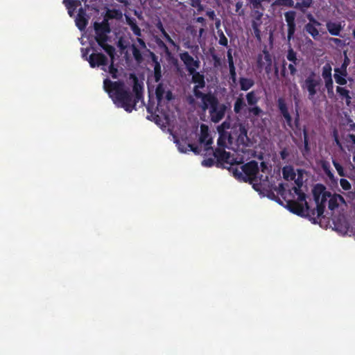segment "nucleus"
Segmentation results:
<instances>
[{
    "label": "nucleus",
    "instance_id": "2f4dec72",
    "mask_svg": "<svg viewBox=\"0 0 355 355\" xmlns=\"http://www.w3.org/2000/svg\"><path fill=\"white\" fill-rule=\"evenodd\" d=\"M250 112L254 114V115H259L260 114V113H261V110L257 107H252V109H250Z\"/></svg>",
    "mask_w": 355,
    "mask_h": 355
},
{
    "label": "nucleus",
    "instance_id": "a211bd4d",
    "mask_svg": "<svg viewBox=\"0 0 355 355\" xmlns=\"http://www.w3.org/2000/svg\"><path fill=\"white\" fill-rule=\"evenodd\" d=\"M240 85L241 87L243 90H248L253 85V82L250 79L248 78H241L240 80Z\"/></svg>",
    "mask_w": 355,
    "mask_h": 355
},
{
    "label": "nucleus",
    "instance_id": "bb28decb",
    "mask_svg": "<svg viewBox=\"0 0 355 355\" xmlns=\"http://www.w3.org/2000/svg\"><path fill=\"white\" fill-rule=\"evenodd\" d=\"M228 60H229V65L230 67V71L232 76H234V63H233V59L231 55V53H228Z\"/></svg>",
    "mask_w": 355,
    "mask_h": 355
},
{
    "label": "nucleus",
    "instance_id": "f3484780",
    "mask_svg": "<svg viewBox=\"0 0 355 355\" xmlns=\"http://www.w3.org/2000/svg\"><path fill=\"white\" fill-rule=\"evenodd\" d=\"M311 3L312 0H299L296 3L295 8L304 11L311 6Z\"/></svg>",
    "mask_w": 355,
    "mask_h": 355
},
{
    "label": "nucleus",
    "instance_id": "0eeeda50",
    "mask_svg": "<svg viewBox=\"0 0 355 355\" xmlns=\"http://www.w3.org/2000/svg\"><path fill=\"white\" fill-rule=\"evenodd\" d=\"M82 1L83 0H64V3L71 17L78 12L75 21L77 27L80 31H83L87 24V19L85 17V13L81 5Z\"/></svg>",
    "mask_w": 355,
    "mask_h": 355
},
{
    "label": "nucleus",
    "instance_id": "b1692460",
    "mask_svg": "<svg viewBox=\"0 0 355 355\" xmlns=\"http://www.w3.org/2000/svg\"><path fill=\"white\" fill-rule=\"evenodd\" d=\"M333 164L340 176L343 177L345 175L344 168L339 163L334 160Z\"/></svg>",
    "mask_w": 355,
    "mask_h": 355
},
{
    "label": "nucleus",
    "instance_id": "6ab92c4d",
    "mask_svg": "<svg viewBox=\"0 0 355 355\" xmlns=\"http://www.w3.org/2000/svg\"><path fill=\"white\" fill-rule=\"evenodd\" d=\"M245 106V102L243 99L242 98H238L236 101L235 105H234V111L236 113L240 112L243 108Z\"/></svg>",
    "mask_w": 355,
    "mask_h": 355
},
{
    "label": "nucleus",
    "instance_id": "c03bdc74",
    "mask_svg": "<svg viewBox=\"0 0 355 355\" xmlns=\"http://www.w3.org/2000/svg\"><path fill=\"white\" fill-rule=\"evenodd\" d=\"M80 42H81V44H82L83 45H84V44H85V42H83V37L81 38V40H80Z\"/></svg>",
    "mask_w": 355,
    "mask_h": 355
},
{
    "label": "nucleus",
    "instance_id": "20e7f679",
    "mask_svg": "<svg viewBox=\"0 0 355 355\" xmlns=\"http://www.w3.org/2000/svg\"><path fill=\"white\" fill-rule=\"evenodd\" d=\"M131 79L134 83V97L128 92L125 86L121 83H112L108 79L104 80L105 90L109 94L114 103L129 112L134 109L136 102L141 98L143 89V84L139 83L135 76H131Z\"/></svg>",
    "mask_w": 355,
    "mask_h": 355
},
{
    "label": "nucleus",
    "instance_id": "ea45409f",
    "mask_svg": "<svg viewBox=\"0 0 355 355\" xmlns=\"http://www.w3.org/2000/svg\"><path fill=\"white\" fill-rule=\"evenodd\" d=\"M348 62H349V60H348V59H346V60H345V62H344V64H343L342 68H341L340 69H345H345H346V68H347V64H348Z\"/></svg>",
    "mask_w": 355,
    "mask_h": 355
},
{
    "label": "nucleus",
    "instance_id": "a19ab883",
    "mask_svg": "<svg viewBox=\"0 0 355 355\" xmlns=\"http://www.w3.org/2000/svg\"><path fill=\"white\" fill-rule=\"evenodd\" d=\"M203 21H204V19L202 17L197 18V21H198V22H202Z\"/></svg>",
    "mask_w": 355,
    "mask_h": 355
},
{
    "label": "nucleus",
    "instance_id": "cd10ccee",
    "mask_svg": "<svg viewBox=\"0 0 355 355\" xmlns=\"http://www.w3.org/2000/svg\"><path fill=\"white\" fill-rule=\"evenodd\" d=\"M131 28H132V31H133V33L137 35V36H140L141 35V31H140V28L136 25V24H132L131 25Z\"/></svg>",
    "mask_w": 355,
    "mask_h": 355
},
{
    "label": "nucleus",
    "instance_id": "423d86ee",
    "mask_svg": "<svg viewBox=\"0 0 355 355\" xmlns=\"http://www.w3.org/2000/svg\"><path fill=\"white\" fill-rule=\"evenodd\" d=\"M203 110H209L211 120L217 123L225 116L227 106L220 103L217 99L211 94L205 95L201 98Z\"/></svg>",
    "mask_w": 355,
    "mask_h": 355
},
{
    "label": "nucleus",
    "instance_id": "7ed1b4c3",
    "mask_svg": "<svg viewBox=\"0 0 355 355\" xmlns=\"http://www.w3.org/2000/svg\"><path fill=\"white\" fill-rule=\"evenodd\" d=\"M172 136L179 152L182 153L192 151L199 154L202 147L205 150H208L212 144V137L208 127L204 124L200 125V133L198 132V128L193 132L184 127H180L173 130Z\"/></svg>",
    "mask_w": 355,
    "mask_h": 355
},
{
    "label": "nucleus",
    "instance_id": "7c9ffc66",
    "mask_svg": "<svg viewBox=\"0 0 355 355\" xmlns=\"http://www.w3.org/2000/svg\"><path fill=\"white\" fill-rule=\"evenodd\" d=\"M161 31H162V33H163L164 36L165 37V38L167 40V41H168V42H170L171 44L175 45L174 42H173V40L170 37V36H169V35H168L165 32V31H164L163 28H162V30H161Z\"/></svg>",
    "mask_w": 355,
    "mask_h": 355
},
{
    "label": "nucleus",
    "instance_id": "aec40b11",
    "mask_svg": "<svg viewBox=\"0 0 355 355\" xmlns=\"http://www.w3.org/2000/svg\"><path fill=\"white\" fill-rule=\"evenodd\" d=\"M337 92L340 95L346 98V103L347 104H349L350 102V96H349V92L345 88L340 87H337Z\"/></svg>",
    "mask_w": 355,
    "mask_h": 355
},
{
    "label": "nucleus",
    "instance_id": "e433bc0d",
    "mask_svg": "<svg viewBox=\"0 0 355 355\" xmlns=\"http://www.w3.org/2000/svg\"><path fill=\"white\" fill-rule=\"evenodd\" d=\"M213 161L212 160H205L202 162V165L206 166H209L211 165Z\"/></svg>",
    "mask_w": 355,
    "mask_h": 355
},
{
    "label": "nucleus",
    "instance_id": "4c0bfd02",
    "mask_svg": "<svg viewBox=\"0 0 355 355\" xmlns=\"http://www.w3.org/2000/svg\"><path fill=\"white\" fill-rule=\"evenodd\" d=\"M323 168L325 170L326 173H327V175L329 176V177H331V172L327 169V166H326V164H323Z\"/></svg>",
    "mask_w": 355,
    "mask_h": 355
},
{
    "label": "nucleus",
    "instance_id": "6e6552de",
    "mask_svg": "<svg viewBox=\"0 0 355 355\" xmlns=\"http://www.w3.org/2000/svg\"><path fill=\"white\" fill-rule=\"evenodd\" d=\"M320 87V78L315 73H311L302 83V88L309 93V98L312 100Z\"/></svg>",
    "mask_w": 355,
    "mask_h": 355
},
{
    "label": "nucleus",
    "instance_id": "f8f14e48",
    "mask_svg": "<svg viewBox=\"0 0 355 355\" xmlns=\"http://www.w3.org/2000/svg\"><path fill=\"white\" fill-rule=\"evenodd\" d=\"M278 105L281 111V113L283 115L287 125L289 127H292L293 121L289 113V106L285 103L284 100L283 99H279L278 101Z\"/></svg>",
    "mask_w": 355,
    "mask_h": 355
},
{
    "label": "nucleus",
    "instance_id": "39448f33",
    "mask_svg": "<svg viewBox=\"0 0 355 355\" xmlns=\"http://www.w3.org/2000/svg\"><path fill=\"white\" fill-rule=\"evenodd\" d=\"M157 105H149L148 111L153 115V120L160 127H166L171 122L167 114L168 103L172 98V94L166 84L159 83L155 90Z\"/></svg>",
    "mask_w": 355,
    "mask_h": 355
},
{
    "label": "nucleus",
    "instance_id": "393cba45",
    "mask_svg": "<svg viewBox=\"0 0 355 355\" xmlns=\"http://www.w3.org/2000/svg\"><path fill=\"white\" fill-rule=\"evenodd\" d=\"M247 100L249 104L252 105L254 104L257 101V98L254 92H250L247 95Z\"/></svg>",
    "mask_w": 355,
    "mask_h": 355
},
{
    "label": "nucleus",
    "instance_id": "79ce46f5",
    "mask_svg": "<svg viewBox=\"0 0 355 355\" xmlns=\"http://www.w3.org/2000/svg\"><path fill=\"white\" fill-rule=\"evenodd\" d=\"M336 43H339L340 42V40L339 39H337V38H334L332 39Z\"/></svg>",
    "mask_w": 355,
    "mask_h": 355
},
{
    "label": "nucleus",
    "instance_id": "37998d69",
    "mask_svg": "<svg viewBox=\"0 0 355 355\" xmlns=\"http://www.w3.org/2000/svg\"><path fill=\"white\" fill-rule=\"evenodd\" d=\"M209 15L212 17L214 15V12L213 11H211V12H209Z\"/></svg>",
    "mask_w": 355,
    "mask_h": 355
},
{
    "label": "nucleus",
    "instance_id": "72a5a7b5",
    "mask_svg": "<svg viewBox=\"0 0 355 355\" xmlns=\"http://www.w3.org/2000/svg\"><path fill=\"white\" fill-rule=\"evenodd\" d=\"M137 42L139 44V46L141 49H146V44L145 42L140 38L137 39Z\"/></svg>",
    "mask_w": 355,
    "mask_h": 355
},
{
    "label": "nucleus",
    "instance_id": "9b49d317",
    "mask_svg": "<svg viewBox=\"0 0 355 355\" xmlns=\"http://www.w3.org/2000/svg\"><path fill=\"white\" fill-rule=\"evenodd\" d=\"M181 60L186 64L190 73H193L198 68V62L189 55L188 53H183L180 55Z\"/></svg>",
    "mask_w": 355,
    "mask_h": 355
},
{
    "label": "nucleus",
    "instance_id": "1a4fd4ad",
    "mask_svg": "<svg viewBox=\"0 0 355 355\" xmlns=\"http://www.w3.org/2000/svg\"><path fill=\"white\" fill-rule=\"evenodd\" d=\"M331 67L329 64H326L322 67V76L324 79L325 87L327 89L328 94H334V86H333V80L331 78Z\"/></svg>",
    "mask_w": 355,
    "mask_h": 355
},
{
    "label": "nucleus",
    "instance_id": "f03ea898",
    "mask_svg": "<svg viewBox=\"0 0 355 355\" xmlns=\"http://www.w3.org/2000/svg\"><path fill=\"white\" fill-rule=\"evenodd\" d=\"M94 29L96 32L95 39L99 46L107 53V56L100 53H92L87 57V55L89 51L88 48L82 49V56L89 62L91 67H101L102 70L108 72L113 78H116L118 70L113 66L114 49L106 43L107 34L110 32L107 23L105 21L101 24L95 23Z\"/></svg>",
    "mask_w": 355,
    "mask_h": 355
},
{
    "label": "nucleus",
    "instance_id": "a878e982",
    "mask_svg": "<svg viewBox=\"0 0 355 355\" xmlns=\"http://www.w3.org/2000/svg\"><path fill=\"white\" fill-rule=\"evenodd\" d=\"M287 59L288 60L291 61L292 62H293V64L295 63L296 55H295V53H294V51L292 49L288 51V55H287Z\"/></svg>",
    "mask_w": 355,
    "mask_h": 355
},
{
    "label": "nucleus",
    "instance_id": "473e14b6",
    "mask_svg": "<svg viewBox=\"0 0 355 355\" xmlns=\"http://www.w3.org/2000/svg\"><path fill=\"white\" fill-rule=\"evenodd\" d=\"M304 133V146L306 150H308V137H307V133L305 129L303 130Z\"/></svg>",
    "mask_w": 355,
    "mask_h": 355
},
{
    "label": "nucleus",
    "instance_id": "a18cd8bd",
    "mask_svg": "<svg viewBox=\"0 0 355 355\" xmlns=\"http://www.w3.org/2000/svg\"><path fill=\"white\" fill-rule=\"evenodd\" d=\"M353 36H354V37L355 38V28H354V31H353Z\"/></svg>",
    "mask_w": 355,
    "mask_h": 355
},
{
    "label": "nucleus",
    "instance_id": "ddd939ff",
    "mask_svg": "<svg viewBox=\"0 0 355 355\" xmlns=\"http://www.w3.org/2000/svg\"><path fill=\"white\" fill-rule=\"evenodd\" d=\"M191 74L193 76V81L194 83L196 84L194 89L195 95L196 96V97L202 98V97L204 96L205 95H203L200 92L198 91V88H202L204 87V77L199 73L193 72V73Z\"/></svg>",
    "mask_w": 355,
    "mask_h": 355
},
{
    "label": "nucleus",
    "instance_id": "c9c22d12",
    "mask_svg": "<svg viewBox=\"0 0 355 355\" xmlns=\"http://www.w3.org/2000/svg\"><path fill=\"white\" fill-rule=\"evenodd\" d=\"M220 44L224 46L227 45V40L224 36L220 39Z\"/></svg>",
    "mask_w": 355,
    "mask_h": 355
},
{
    "label": "nucleus",
    "instance_id": "c85d7f7f",
    "mask_svg": "<svg viewBox=\"0 0 355 355\" xmlns=\"http://www.w3.org/2000/svg\"><path fill=\"white\" fill-rule=\"evenodd\" d=\"M307 18L309 20V22L308 24H315L316 25H320V24L313 18L312 15H307Z\"/></svg>",
    "mask_w": 355,
    "mask_h": 355
},
{
    "label": "nucleus",
    "instance_id": "4be33fe9",
    "mask_svg": "<svg viewBox=\"0 0 355 355\" xmlns=\"http://www.w3.org/2000/svg\"><path fill=\"white\" fill-rule=\"evenodd\" d=\"M340 184L344 191H350L352 189V185L348 180L345 179H340Z\"/></svg>",
    "mask_w": 355,
    "mask_h": 355
},
{
    "label": "nucleus",
    "instance_id": "58836bf2",
    "mask_svg": "<svg viewBox=\"0 0 355 355\" xmlns=\"http://www.w3.org/2000/svg\"><path fill=\"white\" fill-rule=\"evenodd\" d=\"M192 1V6L194 7H197L200 6L199 0H191Z\"/></svg>",
    "mask_w": 355,
    "mask_h": 355
},
{
    "label": "nucleus",
    "instance_id": "c756f323",
    "mask_svg": "<svg viewBox=\"0 0 355 355\" xmlns=\"http://www.w3.org/2000/svg\"><path fill=\"white\" fill-rule=\"evenodd\" d=\"M133 55L137 60H139L141 58V54L135 46H133Z\"/></svg>",
    "mask_w": 355,
    "mask_h": 355
},
{
    "label": "nucleus",
    "instance_id": "f704fd0d",
    "mask_svg": "<svg viewBox=\"0 0 355 355\" xmlns=\"http://www.w3.org/2000/svg\"><path fill=\"white\" fill-rule=\"evenodd\" d=\"M288 69H289L291 74H294L296 71V69L293 64H290L288 65Z\"/></svg>",
    "mask_w": 355,
    "mask_h": 355
},
{
    "label": "nucleus",
    "instance_id": "9d476101",
    "mask_svg": "<svg viewBox=\"0 0 355 355\" xmlns=\"http://www.w3.org/2000/svg\"><path fill=\"white\" fill-rule=\"evenodd\" d=\"M284 16L288 26V40H290L295 31V13L293 11H290L286 12Z\"/></svg>",
    "mask_w": 355,
    "mask_h": 355
},
{
    "label": "nucleus",
    "instance_id": "2eb2a0df",
    "mask_svg": "<svg viewBox=\"0 0 355 355\" xmlns=\"http://www.w3.org/2000/svg\"><path fill=\"white\" fill-rule=\"evenodd\" d=\"M346 76L347 71H345V68L343 69H335L334 78L338 84L341 85H345L347 83Z\"/></svg>",
    "mask_w": 355,
    "mask_h": 355
},
{
    "label": "nucleus",
    "instance_id": "dca6fc26",
    "mask_svg": "<svg viewBox=\"0 0 355 355\" xmlns=\"http://www.w3.org/2000/svg\"><path fill=\"white\" fill-rule=\"evenodd\" d=\"M320 25H316L315 24H307L306 25V31L314 38L317 39L319 36V31L318 27Z\"/></svg>",
    "mask_w": 355,
    "mask_h": 355
},
{
    "label": "nucleus",
    "instance_id": "49530a36",
    "mask_svg": "<svg viewBox=\"0 0 355 355\" xmlns=\"http://www.w3.org/2000/svg\"><path fill=\"white\" fill-rule=\"evenodd\" d=\"M353 161L355 162V155L353 157Z\"/></svg>",
    "mask_w": 355,
    "mask_h": 355
},
{
    "label": "nucleus",
    "instance_id": "4468645a",
    "mask_svg": "<svg viewBox=\"0 0 355 355\" xmlns=\"http://www.w3.org/2000/svg\"><path fill=\"white\" fill-rule=\"evenodd\" d=\"M343 27L344 24L342 22L328 21L327 23V28L332 35H339Z\"/></svg>",
    "mask_w": 355,
    "mask_h": 355
},
{
    "label": "nucleus",
    "instance_id": "09e8293b",
    "mask_svg": "<svg viewBox=\"0 0 355 355\" xmlns=\"http://www.w3.org/2000/svg\"><path fill=\"white\" fill-rule=\"evenodd\" d=\"M337 144L340 146L338 141L336 140Z\"/></svg>",
    "mask_w": 355,
    "mask_h": 355
},
{
    "label": "nucleus",
    "instance_id": "412c9836",
    "mask_svg": "<svg viewBox=\"0 0 355 355\" xmlns=\"http://www.w3.org/2000/svg\"><path fill=\"white\" fill-rule=\"evenodd\" d=\"M154 78L156 82H158L161 78V66L158 62H156L154 67Z\"/></svg>",
    "mask_w": 355,
    "mask_h": 355
},
{
    "label": "nucleus",
    "instance_id": "de8ad7c7",
    "mask_svg": "<svg viewBox=\"0 0 355 355\" xmlns=\"http://www.w3.org/2000/svg\"><path fill=\"white\" fill-rule=\"evenodd\" d=\"M296 117H297V119L298 118V113L297 112L296 113Z\"/></svg>",
    "mask_w": 355,
    "mask_h": 355
},
{
    "label": "nucleus",
    "instance_id": "5701e85b",
    "mask_svg": "<svg viewBox=\"0 0 355 355\" xmlns=\"http://www.w3.org/2000/svg\"><path fill=\"white\" fill-rule=\"evenodd\" d=\"M275 5L277 6H285L292 7L293 6V0H276L275 2Z\"/></svg>",
    "mask_w": 355,
    "mask_h": 355
},
{
    "label": "nucleus",
    "instance_id": "f257e3e1",
    "mask_svg": "<svg viewBox=\"0 0 355 355\" xmlns=\"http://www.w3.org/2000/svg\"><path fill=\"white\" fill-rule=\"evenodd\" d=\"M230 123L223 122L218 127L219 137L218 146L214 154L216 158L223 164L230 165V171L233 175L241 181L248 182L252 184L253 188L259 192L277 191L286 201L285 207L291 212L301 216H309L322 214L326 202L328 207L334 210L344 202L343 198L338 194L331 195L325 187L318 184L313 189L316 209H312L306 200L302 189L303 182L307 178V174L303 170L295 171L290 166L282 169L283 177L287 182H293L295 184L291 189L282 183L276 185L277 178L270 176L269 179V168L263 162L260 166L255 162H250L242 164L248 155L247 143L248 141L247 131L241 124L231 128Z\"/></svg>",
    "mask_w": 355,
    "mask_h": 355
}]
</instances>
